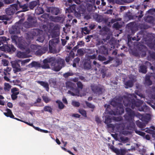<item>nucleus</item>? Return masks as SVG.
<instances>
[{
    "mask_svg": "<svg viewBox=\"0 0 155 155\" xmlns=\"http://www.w3.org/2000/svg\"><path fill=\"white\" fill-rule=\"evenodd\" d=\"M15 0H4V2L6 4H9L14 2Z\"/></svg>",
    "mask_w": 155,
    "mask_h": 155,
    "instance_id": "64",
    "label": "nucleus"
},
{
    "mask_svg": "<svg viewBox=\"0 0 155 155\" xmlns=\"http://www.w3.org/2000/svg\"><path fill=\"white\" fill-rule=\"evenodd\" d=\"M110 104L113 107L116 108V112L113 110L109 112L108 113L110 115H121L124 112V109L123 104L117 102L116 100H112L110 103Z\"/></svg>",
    "mask_w": 155,
    "mask_h": 155,
    "instance_id": "4",
    "label": "nucleus"
},
{
    "mask_svg": "<svg viewBox=\"0 0 155 155\" xmlns=\"http://www.w3.org/2000/svg\"><path fill=\"white\" fill-rule=\"evenodd\" d=\"M51 37L53 38H59V35L56 32H53L51 34Z\"/></svg>",
    "mask_w": 155,
    "mask_h": 155,
    "instance_id": "59",
    "label": "nucleus"
},
{
    "mask_svg": "<svg viewBox=\"0 0 155 155\" xmlns=\"http://www.w3.org/2000/svg\"><path fill=\"white\" fill-rule=\"evenodd\" d=\"M25 51L24 52H21L20 51L18 52L17 54V56L19 58H25L26 55L28 54H26L25 53V51Z\"/></svg>",
    "mask_w": 155,
    "mask_h": 155,
    "instance_id": "42",
    "label": "nucleus"
},
{
    "mask_svg": "<svg viewBox=\"0 0 155 155\" xmlns=\"http://www.w3.org/2000/svg\"><path fill=\"white\" fill-rule=\"evenodd\" d=\"M78 112L84 117H87V113L86 111L84 109H80L78 110Z\"/></svg>",
    "mask_w": 155,
    "mask_h": 155,
    "instance_id": "48",
    "label": "nucleus"
},
{
    "mask_svg": "<svg viewBox=\"0 0 155 155\" xmlns=\"http://www.w3.org/2000/svg\"><path fill=\"white\" fill-rule=\"evenodd\" d=\"M72 105L75 107H78L80 106V103L78 101H73L72 102Z\"/></svg>",
    "mask_w": 155,
    "mask_h": 155,
    "instance_id": "56",
    "label": "nucleus"
},
{
    "mask_svg": "<svg viewBox=\"0 0 155 155\" xmlns=\"http://www.w3.org/2000/svg\"><path fill=\"white\" fill-rule=\"evenodd\" d=\"M44 110L45 111L51 113L52 112V109L50 106H45L44 107Z\"/></svg>",
    "mask_w": 155,
    "mask_h": 155,
    "instance_id": "49",
    "label": "nucleus"
},
{
    "mask_svg": "<svg viewBox=\"0 0 155 155\" xmlns=\"http://www.w3.org/2000/svg\"><path fill=\"white\" fill-rule=\"evenodd\" d=\"M115 150V153L117 155H125L126 152V150L122 148H120V149H117Z\"/></svg>",
    "mask_w": 155,
    "mask_h": 155,
    "instance_id": "32",
    "label": "nucleus"
},
{
    "mask_svg": "<svg viewBox=\"0 0 155 155\" xmlns=\"http://www.w3.org/2000/svg\"><path fill=\"white\" fill-rule=\"evenodd\" d=\"M145 132L152 134V137L153 140H155V127L151 126L150 128H147Z\"/></svg>",
    "mask_w": 155,
    "mask_h": 155,
    "instance_id": "20",
    "label": "nucleus"
},
{
    "mask_svg": "<svg viewBox=\"0 0 155 155\" xmlns=\"http://www.w3.org/2000/svg\"><path fill=\"white\" fill-rule=\"evenodd\" d=\"M95 0H85L79 7V12L76 11L74 12L75 16L79 18L81 17V14H84L86 10L89 12H92L94 7H95Z\"/></svg>",
    "mask_w": 155,
    "mask_h": 155,
    "instance_id": "1",
    "label": "nucleus"
},
{
    "mask_svg": "<svg viewBox=\"0 0 155 155\" xmlns=\"http://www.w3.org/2000/svg\"><path fill=\"white\" fill-rule=\"evenodd\" d=\"M100 52L101 54L104 55L108 54V50L107 48L105 46H101L99 49Z\"/></svg>",
    "mask_w": 155,
    "mask_h": 155,
    "instance_id": "29",
    "label": "nucleus"
},
{
    "mask_svg": "<svg viewBox=\"0 0 155 155\" xmlns=\"http://www.w3.org/2000/svg\"><path fill=\"white\" fill-rule=\"evenodd\" d=\"M20 7V8H22V12H25L28 10V6L25 4L23 5H21L20 4H19V8Z\"/></svg>",
    "mask_w": 155,
    "mask_h": 155,
    "instance_id": "44",
    "label": "nucleus"
},
{
    "mask_svg": "<svg viewBox=\"0 0 155 155\" xmlns=\"http://www.w3.org/2000/svg\"><path fill=\"white\" fill-rule=\"evenodd\" d=\"M112 118L110 116H106L104 123L107 124L108 128H111L114 130L115 126L113 124H111L112 122Z\"/></svg>",
    "mask_w": 155,
    "mask_h": 155,
    "instance_id": "15",
    "label": "nucleus"
},
{
    "mask_svg": "<svg viewBox=\"0 0 155 155\" xmlns=\"http://www.w3.org/2000/svg\"><path fill=\"white\" fill-rule=\"evenodd\" d=\"M126 114L124 116L126 120L127 121H133L134 120L135 116L138 118L142 121L148 122L150 118L147 115L141 114L139 112L135 113V112L130 108L127 107L125 109Z\"/></svg>",
    "mask_w": 155,
    "mask_h": 155,
    "instance_id": "2",
    "label": "nucleus"
},
{
    "mask_svg": "<svg viewBox=\"0 0 155 155\" xmlns=\"http://www.w3.org/2000/svg\"><path fill=\"white\" fill-rule=\"evenodd\" d=\"M98 59L101 61H105L106 59V58L104 56L99 55L98 57Z\"/></svg>",
    "mask_w": 155,
    "mask_h": 155,
    "instance_id": "61",
    "label": "nucleus"
},
{
    "mask_svg": "<svg viewBox=\"0 0 155 155\" xmlns=\"http://www.w3.org/2000/svg\"><path fill=\"white\" fill-rule=\"evenodd\" d=\"M18 48L21 50L25 51L26 54H29L31 52L30 50L29 47V45L24 40L21 38L18 39Z\"/></svg>",
    "mask_w": 155,
    "mask_h": 155,
    "instance_id": "7",
    "label": "nucleus"
},
{
    "mask_svg": "<svg viewBox=\"0 0 155 155\" xmlns=\"http://www.w3.org/2000/svg\"><path fill=\"white\" fill-rule=\"evenodd\" d=\"M151 76L150 75H147L145 78L144 84L145 85L148 86L151 85L152 84V82L150 80Z\"/></svg>",
    "mask_w": 155,
    "mask_h": 155,
    "instance_id": "26",
    "label": "nucleus"
},
{
    "mask_svg": "<svg viewBox=\"0 0 155 155\" xmlns=\"http://www.w3.org/2000/svg\"><path fill=\"white\" fill-rule=\"evenodd\" d=\"M51 13L52 14L55 15H58L60 12V10L58 8L52 7Z\"/></svg>",
    "mask_w": 155,
    "mask_h": 155,
    "instance_id": "36",
    "label": "nucleus"
},
{
    "mask_svg": "<svg viewBox=\"0 0 155 155\" xmlns=\"http://www.w3.org/2000/svg\"><path fill=\"white\" fill-rule=\"evenodd\" d=\"M135 131L136 134L143 137H144L145 135V133L140 130H137V129H135Z\"/></svg>",
    "mask_w": 155,
    "mask_h": 155,
    "instance_id": "50",
    "label": "nucleus"
},
{
    "mask_svg": "<svg viewBox=\"0 0 155 155\" xmlns=\"http://www.w3.org/2000/svg\"><path fill=\"white\" fill-rule=\"evenodd\" d=\"M19 6L17 4L12 5L9 8L6 9V13L8 15H11L14 14L16 11L19 10Z\"/></svg>",
    "mask_w": 155,
    "mask_h": 155,
    "instance_id": "12",
    "label": "nucleus"
},
{
    "mask_svg": "<svg viewBox=\"0 0 155 155\" xmlns=\"http://www.w3.org/2000/svg\"><path fill=\"white\" fill-rule=\"evenodd\" d=\"M59 38H53L52 39L50 40L49 43L51 45H57V44L59 42Z\"/></svg>",
    "mask_w": 155,
    "mask_h": 155,
    "instance_id": "34",
    "label": "nucleus"
},
{
    "mask_svg": "<svg viewBox=\"0 0 155 155\" xmlns=\"http://www.w3.org/2000/svg\"><path fill=\"white\" fill-rule=\"evenodd\" d=\"M77 85L78 88L80 90V89L81 90L83 87V85L82 83L79 81L77 83Z\"/></svg>",
    "mask_w": 155,
    "mask_h": 155,
    "instance_id": "54",
    "label": "nucleus"
},
{
    "mask_svg": "<svg viewBox=\"0 0 155 155\" xmlns=\"http://www.w3.org/2000/svg\"><path fill=\"white\" fill-rule=\"evenodd\" d=\"M38 4V2L36 1H33L29 3V7L31 9H33Z\"/></svg>",
    "mask_w": 155,
    "mask_h": 155,
    "instance_id": "38",
    "label": "nucleus"
},
{
    "mask_svg": "<svg viewBox=\"0 0 155 155\" xmlns=\"http://www.w3.org/2000/svg\"><path fill=\"white\" fill-rule=\"evenodd\" d=\"M97 55L95 54L92 55H88V60L90 61L91 59H94L96 58Z\"/></svg>",
    "mask_w": 155,
    "mask_h": 155,
    "instance_id": "60",
    "label": "nucleus"
},
{
    "mask_svg": "<svg viewBox=\"0 0 155 155\" xmlns=\"http://www.w3.org/2000/svg\"><path fill=\"white\" fill-rule=\"evenodd\" d=\"M115 66L117 67L122 64L123 61L122 59L119 58H116L115 60Z\"/></svg>",
    "mask_w": 155,
    "mask_h": 155,
    "instance_id": "46",
    "label": "nucleus"
},
{
    "mask_svg": "<svg viewBox=\"0 0 155 155\" xmlns=\"http://www.w3.org/2000/svg\"><path fill=\"white\" fill-rule=\"evenodd\" d=\"M85 103L87 106L88 107L93 109V110H91V111L93 112V110H94V109L95 107V106L94 105L92 104L91 103L86 101H85Z\"/></svg>",
    "mask_w": 155,
    "mask_h": 155,
    "instance_id": "43",
    "label": "nucleus"
},
{
    "mask_svg": "<svg viewBox=\"0 0 155 155\" xmlns=\"http://www.w3.org/2000/svg\"><path fill=\"white\" fill-rule=\"evenodd\" d=\"M128 26L130 28L132 31L136 30L134 29V28H137L136 27V25H134V23L131 22L129 23L128 25Z\"/></svg>",
    "mask_w": 155,
    "mask_h": 155,
    "instance_id": "52",
    "label": "nucleus"
},
{
    "mask_svg": "<svg viewBox=\"0 0 155 155\" xmlns=\"http://www.w3.org/2000/svg\"><path fill=\"white\" fill-rule=\"evenodd\" d=\"M0 49L9 53H12L16 51V48L12 44H7L4 46H0Z\"/></svg>",
    "mask_w": 155,
    "mask_h": 155,
    "instance_id": "11",
    "label": "nucleus"
},
{
    "mask_svg": "<svg viewBox=\"0 0 155 155\" xmlns=\"http://www.w3.org/2000/svg\"><path fill=\"white\" fill-rule=\"evenodd\" d=\"M133 81L130 80L127 81L125 83V85L126 86V87L127 88L132 87L133 86Z\"/></svg>",
    "mask_w": 155,
    "mask_h": 155,
    "instance_id": "40",
    "label": "nucleus"
},
{
    "mask_svg": "<svg viewBox=\"0 0 155 155\" xmlns=\"http://www.w3.org/2000/svg\"><path fill=\"white\" fill-rule=\"evenodd\" d=\"M11 91L12 93L11 95V98L13 100H15L17 98V95L19 94V89L14 87L11 89Z\"/></svg>",
    "mask_w": 155,
    "mask_h": 155,
    "instance_id": "17",
    "label": "nucleus"
},
{
    "mask_svg": "<svg viewBox=\"0 0 155 155\" xmlns=\"http://www.w3.org/2000/svg\"><path fill=\"white\" fill-rule=\"evenodd\" d=\"M56 45H50L49 43V52L50 53L56 54L60 51V50L58 51L56 49Z\"/></svg>",
    "mask_w": 155,
    "mask_h": 155,
    "instance_id": "22",
    "label": "nucleus"
},
{
    "mask_svg": "<svg viewBox=\"0 0 155 155\" xmlns=\"http://www.w3.org/2000/svg\"><path fill=\"white\" fill-rule=\"evenodd\" d=\"M4 85V89L5 90H7L9 91L11 87V86L8 83H5Z\"/></svg>",
    "mask_w": 155,
    "mask_h": 155,
    "instance_id": "57",
    "label": "nucleus"
},
{
    "mask_svg": "<svg viewBox=\"0 0 155 155\" xmlns=\"http://www.w3.org/2000/svg\"><path fill=\"white\" fill-rule=\"evenodd\" d=\"M9 39L5 36L0 37V46H4L8 44Z\"/></svg>",
    "mask_w": 155,
    "mask_h": 155,
    "instance_id": "21",
    "label": "nucleus"
},
{
    "mask_svg": "<svg viewBox=\"0 0 155 155\" xmlns=\"http://www.w3.org/2000/svg\"><path fill=\"white\" fill-rule=\"evenodd\" d=\"M30 32L32 35L37 36L39 35L42 32V31L38 28H33Z\"/></svg>",
    "mask_w": 155,
    "mask_h": 155,
    "instance_id": "23",
    "label": "nucleus"
},
{
    "mask_svg": "<svg viewBox=\"0 0 155 155\" xmlns=\"http://www.w3.org/2000/svg\"><path fill=\"white\" fill-rule=\"evenodd\" d=\"M147 58L149 61L155 60V52L149 51L147 56Z\"/></svg>",
    "mask_w": 155,
    "mask_h": 155,
    "instance_id": "31",
    "label": "nucleus"
},
{
    "mask_svg": "<svg viewBox=\"0 0 155 155\" xmlns=\"http://www.w3.org/2000/svg\"><path fill=\"white\" fill-rule=\"evenodd\" d=\"M75 56V54L73 51L71 50L69 54V55L65 58V61L66 62L68 63L70 60L73 59Z\"/></svg>",
    "mask_w": 155,
    "mask_h": 155,
    "instance_id": "28",
    "label": "nucleus"
},
{
    "mask_svg": "<svg viewBox=\"0 0 155 155\" xmlns=\"http://www.w3.org/2000/svg\"><path fill=\"white\" fill-rule=\"evenodd\" d=\"M124 106L131 107L133 109L135 107L138 108V110L140 111H144V109H147V106L146 105H143L142 107H140L142 102L139 100H136L134 98L127 97L125 99L123 102Z\"/></svg>",
    "mask_w": 155,
    "mask_h": 155,
    "instance_id": "3",
    "label": "nucleus"
},
{
    "mask_svg": "<svg viewBox=\"0 0 155 155\" xmlns=\"http://www.w3.org/2000/svg\"><path fill=\"white\" fill-rule=\"evenodd\" d=\"M65 61L64 60L59 58L55 59L54 65L53 68V70L56 71H59L61 68L64 66Z\"/></svg>",
    "mask_w": 155,
    "mask_h": 155,
    "instance_id": "9",
    "label": "nucleus"
},
{
    "mask_svg": "<svg viewBox=\"0 0 155 155\" xmlns=\"http://www.w3.org/2000/svg\"><path fill=\"white\" fill-rule=\"evenodd\" d=\"M48 50V47L41 48L39 46L37 50L35 51V54L38 55H41L45 53Z\"/></svg>",
    "mask_w": 155,
    "mask_h": 155,
    "instance_id": "18",
    "label": "nucleus"
},
{
    "mask_svg": "<svg viewBox=\"0 0 155 155\" xmlns=\"http://www.w3.org/2000/svg\"><path fill=\"white\" fill-rule=\"evenodd\" d=\"M127 45L128 46L130 47L132 45V42L131 41V38L128 37Z\"/></svg>",
    "mask_w": 155,
    "mask_h": 155,
    "instance_id": "63",
    "label": "nucleus"
},
{
    "mask_svg": "<svg viewBox=\"0 0 155 155\" xmlns=\"http://www.w3.org/2000/svg\"><path fill=\"white\" fill-rule=\"evenodd\" d=\"M147 67L144 65L140 66L139 68V72L143 74H146L147 72Z\"/></svg>",
    "mask_w": 155,
    "mask_h": 155,
    "instance_id": "37",
    "label": "nucleus"
},
{
    "mask_svg": "<svg viewBox=\"0 0 155 155\" xmlns=\"http://www.w3.org/2000/svg\"><path fill=\"white\" fill-rule=\"evenodd\" d=\"M26 67L29 68H31L33 67L38 68L41 67V64L39 63L36 61H33L30 64L27 65Z\"/></svg>",
    "mask_w": 155,
    "mask_h": 155,
    "instance_id": "27",
    "label": "nucleus"
},
{
    "mask_svg": "<svg viewBox=\"0 0 155 155\" xmlns=\"http://www.w3.org/2000/svg\"><path fill=\"white\" fill-rule=\"evenodd\" d=\"M136 123L137 126L141 128L142 130H144V128L146 126L145 123L140 121L139 120L136 121Z\"/></svg>",
    "mask_w": 155,
    "mask_h": 155,
    "instance_id": "33",
    "label": "nucleus"
},
{
    "mask_svg": "<svg viewBox=\"0 0 155 155\" xmlns=\"http://www.w3.org/2000/svg\"><path fill=\"white\" fill-rule=\"evenodd\" d=\"M39 45L32 44L30 45V48L33 50L34 51H35L34 50H37L38 47H39Z\"/></svg>",
    "mask_w": 155,
    "mask_h": 155,
    "instance_id": "55",
    "label": "nucleus"
},
{
    "mask_svg": "<svg viewBox=\"0 0 155 155\" xmlns=\"http://www.w3.org/2000/svg\"><path fill=\"white\" fill-rule=\"evenodd\" d=\"M56 102L58 104V107L59 109H62L64 107V105L63 104L62 102L59 100H57L56 101Z\"/></svg>",
    "mask_w": 155,
    "mask_h": 155,
    "instance_id": "45",
    "label": "nucleus"
},
{
    "mask_svg": "<svg viewBox=\"0 0 155 155\" xmlns=\"http://www.w3.org/2000/svg\"><path fill=\"white\" fill-rule=\"evenodd\" d=\"M22 21L20 20L18 22L15 23L9 30V32L11 34H18L20 32V29H21Z\"/></svg>",
    "mask_w": 155,
    "mask_h": 155,
    "instance_id": "8",
    "label": "nucleus"
},
{
    "mask_svg": "<svg viewBox=\"0 0 155 155\" xmlns=\"http://www.w3.org/2000/svg\"><path fill=\"white\" fill-rule=\"evenodd\" d=\"M9 20V18L6 15H3L0 16V20Z\"/></svg>",
    "mask_w": 155,
    "mask_h": 155,
    "instance_id": "58",
    "label": "nucleus"
},
{
    "mask_svg": "<svg viewBox=\"0 0 155 155\" xmlns=\"http://www.w3.org/2000/svg\"><path fill=\"white\" fill-rule=\"evenodd\" d=\"M48 82L51 86H54L56 85L57 81L54 79L51 78L49 80Z\"/></svg>",
    "mask_w": 155,
    "mask_h": 155,
    "instance_id": "41",
    "label": "nucleus"
},
{
    "mask_svg": "<svg viewBox=\"0 0 155 155\" xmlns=\"http://www.w3.org/2000/svg\"><path fill=\"white\" fill-rule=\"evenodd\" d=\"M51 20L52 21L56 22L63 23L64 21V18L63 17L58 16L52 17Z\"/></svg>",
    "mask_w": 155,
    "mask_h": 155,
    "instance_id": "24",
    "label": "nucleus"
},
{
    "mask_svg": "<svg viewBox=\"0 0 155 155\" xmlns=\"http://www.w3.org/2000/svg\"><path fill=\"white\" fill-rule=\"evenodd\" d=\"M11 38L13 42L15 43V44L17 45L18 43V39L19 38H18V36L17 35H12L11 37Z\"/></svg>",
    "mask_w": 155,
    "mask_h": 155,
    "instance_id": "39",
    "label": "nucleus"
},
{
    "mask_svg": "<svg viewBox=\"0 0 155 155\" xmlns=\"http://www.w3.org/2000/svg\"><path fill=\"white\" fill-rule=\"evenodd\" d=\"M69 7L67 8H66L65 10V13L69 19V20L70 21L71 20L73 17L70 14L72 12H74L76 11V5L74 4L69 5Z\"/></svg>",
    "mask_w": 155,
    "mask_h": 155,
    "instance_id": "13",
    "label": "nucleus"
},
{
    "mask_svg": "<svg viewBox=\"0 0 155 155\" xmlns=\"http://www.w3.org/2000/svg\"><path fill=\"white\" fill-rule=\"evenodd\" d=\"M81 31L82 33H83L85 34H88L90 32V31L88 29L87 27H85L84 28H82Z\"/></svg>",
    "mask_w": 155,
    "mask_h": 155,
    "instance_id": "51",
    "label": "nucleus"
},
{
    "mask_svg": "<svg viewBox=\"0 0 155 155\" xmlns=\"http://www.w3.org/2000/svg\"><path fill=\"white\" fill-rule=\"evenodd\" d=\"M83 66L85 70H89L91 69V67L90 61L88 60H85L84 62Z\"/></svg>",
    "mask_w": 155,
    "mask_h": 155,
    "instance_id": "25",
    "label": "nucleus"
},
{
    "mask_svg": "<svg viewBox=\"0 0 155 155\" xmlns=\"http://www.w3.org/2000/svg\"><path fill=\"white\" fill-rule=\"evenodd\" d=\"M55 61V58H48L44 60L43 62L44 64L41 65V67L43 69H49L50 67L48 63H51V65L53 66Z\"/></svg>",
    "mask_w": 155,
    "mask_h": 155,
    "instance_id": "10",
    "label": "nucleus"
},
{
    "mask_svg": "<svg viewBox=\"0 0 155 155\" xmlns=\"http://www.w3.org/2000/svg\"><path fill=\"white\" fill-rule=\"evenodd\" d=\"M26 28H29L32 27V25L31 23H29L27 21L25 22L22 25Z\"/></svg>",
    "mask_w": 155,
    "mask_h": 155,
    "instance_id": "47",
    "label": "nucleus"
},
{
    "mask_svg": "<svg viewBox=\"0 0 155 155\" xmlns=\"http://www.w3.org/2000/svg\"><path fill=\"white\" fill-rule=\"evenodd\" d=\"M66 85L67 88L70 90L68 91V93L72 96H79L80 90L76 87L75 83L69 81L66 82Z\"/></svg>",
    "mask_w": 155,
    "mask_h": 155,
    "instance_id": "5",
    "label": "nucleus"
},
{
    "mask_svg": "<svg viewBox=\"0 0 155 155\" xmlns=\"http://www.w3.org/2000/svg\"><path fill=\"white\" fill-rule=\"evenodd\" d=\"M36 82L45 88L47 91L49 92V87L47 82L41 81H37Z\"/></svg>",
    "mask_w": 155,
    "mask_h": 155,
    "instance_id": "19",
    "label": "nucleus"
},
{
    "mask_svg": "<svg viewBox=\"0 0 155 155\" xmlns=\"http://www.w3.org/2000/svg\"><path fill=\"white\" fill-rule=\"evenodd\" d=\"M109 31V28L106 26H104L100 30V32L102 35H107Z\"/></svg>",
    "mask_w": 155,
    "mask_h": 155,
    "instance_id": "35",
    "label": "nucleus"
},
{
    "mask_svg": "<svg viewBox=\"0 0 155 155\" xmlns=\"http://www.w3.org/2000/svg\"><path fill=\"white\" fill-rule=\"evenodd\" d=\"M73 75V73L68 72L64 74L63 75V76L65 78H67L69 76H72Z\"/></svg>",
    "mask_w": 155,
    "mask_h": 155,
    "instance_id": "62",
    "label": "nucleus"
},
{
    "mask_svg": "<svg viewBox=\"0 0 155 155\" xmlns=\"http://www.w3.org/2000/svg\"><path fill=\"white\" fill-rule=\"evenodd\" d=\"M11 64L13 68V71L15 73L23 71L22 69L21 68L19 61H12L11 62Z\"/></svg>",
    "mask_w": 155,
    "mask_h": 155,
    "instance_id": "14",
    "label": "nucleus"
},
{
    "mask_svg": "<svg viewBox=\"0 0 155 155\" xmlns=\"http://www.w3.org/2000/svg\"><path fill=\"white\" fill-rule=\"evenodd\" d=\"M7 112H4V114L7 117L13 118L14 117V116L12 114L11 110L8 108H7L6 110Z\"/></svg>",
    "mask_w": 155,
    "mask_h": 155,
    "instance_id": "30",
    "label": "nucleus"
},
{
    "mask_svg": "<svg viewBox=\"0 0 155 155\" xmlns=\"http://www.w3.org/2000/svg\"><path fill=\"white\" fill-rule=\"evenodd\" d=\"M91 87L93 93L98 95L102 94L105 91L104 87L100 84H92Z\"/></svg>",
    "mask_w": 155,
    "mask_h": 155,
    "instance_id": "6",
    "label": "nucleus"
},
{
    "mask_svg": "<svg viewBox=\"0 0 155 155\" xmlns=\"http://www.w3.org/2000/svg\"><path fill=\"white\" fill-rule=\"evenodd\" d=\"M94 18L97 21L99 22H103L106 23L108 21V19L104 18L103 16L98 14H95L94 15Z\"/></svg>",
    "mask_w": 155,
    "mask_h": 155,
    "instance_id": "16",
    "label": "nucleus"
},
{
    "mask_svg": "<svg viewBox=\"0 0 155 155\" xmlns=\"http://www.w3.org/2000/svg\"><path fill=\"white\" fill-rule=\"evenodd\" d=\"M18 61L19 62H21V64L22 66H24L28 62L30 61V59H28L23 61Z\"/></svg>",
    "mask_w": 155,
    "mask_h": 155,
    "instance_id": "53",
    "label": "nucleus"
}]
</instances>
